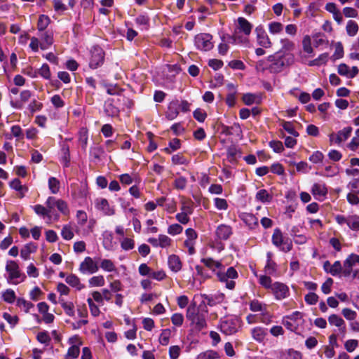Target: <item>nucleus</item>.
I'll return each mask as SVG.
<instances>
[{
	"mask_svg": "<svg viewBox=\"0 0 359 359\" xmlns=\"http://www.w3.org/2000/svg\"><path fill=\"white\" fill-rule=\"evenodd\" d=\"M120 244L121 249L125 251H129L135 248V241L128 237H124L120 241Z\"/></svg>",
	"mask_w": 359,
	"mask_h": 359,
	"instance_id": "79ce46f5",
	"label": "nucleus"
},
{
	"mask_svg": "<svg viewBox=\"0 0 359 359\" xmlns=\"http://www.w3.org/2000/svg\"><path fill=\"white\" fill-rule=\"evenodd\" d=\"M346 29L348 36H354L358 33L359 27L355 21L350 20L347 22Z\"/></svg>",
	"mask_w": 359,
	"mask_h": 359,
	"instance_id": "a18cd8bd",
	"label": "nucleus"
},
{
	"mask_svg": "<svg viewBox=\"0 0 359 359\" xmlns=\"http://www.w3.org/2000/svg\"><path fill=\"white\" fill-rule=\"evenodd\" d=\"M267 60L271 62L269 67L270 72L276 74L280 72L284 67L291 65L294 62V56L280 50L269 55Z\"/></svg>",
	"mask_w": 359,
	"mask_h": 359,
	"instance_id": "f03ea898",
	"label": "nucleus"
},
{
	"mask_svg": "<svg viewBox=\"0 0 359 359\" xmlns=\"http://www.w3.org/2000/svg\"><path fill=\"white\" fill-rule=\"evenodd\" d=\"M212 36L208 33H200L194 37V46L196 48L201 51H209L214 45L212 43Z\"/></svg>",
	"mask_w": 359,
	"mask_h": 359,
	"instance_id": "0eeeda50",
	"label": "nucleus"
},
{
	"mask_svg": "<svg viewBox=\"0 0 359 359\" xmlns=\"http://www.w3.org/2000/svg\"><path fill=\"white\" fill-rule=\"evenodd\" d=\"M135 22L142 30H148L150 26V18L147 13H142L138 15Z\"/></svg>",
	"mask_w": 359,
	"mask_h": 359,
	"instance_id": "412c9836",
	"label": "nucleus"
},
{
	"mask_svg": "<svg viewBox=\"0 0 359 359\" xmlns=\"http://www.w3.org/2000/svg\"><path fill=\"white\" fill-rule=\"evenodd\" d=\"M104 112L107 116L115 117L118 115L119 109L114 105L111 100H107L104 104Z\"/></svg>",
	"mask_w": 359,
	"mask_h": 359,
	"instance_id": "cd10ccee",
	"label": "nucleus"
},
{
	"mask_svg": "<svg viewBox=\"0 0 359 359\" xmlns=\"http://www.w3.org/2000/svg\"><path fill=\"white\" fill-rule=\"evenodd\" d=\"M329 54L324 53L320 54L317 58L309 62L308 65L310 67L320 66L327 63Z\"/></svg>",
	"mask_w": 359,
	"mask_h": 359,
	"instance_id": "4c0bfd02",
	"label": "nucleus"
},
{
	"mask_svg": "<svg viewBox=\"0 0 359 359\" xmlns=\"http://www.w3.org/2000/svg\"><path fill=\"white\" fill-rule=\"evenodd\" d=\"M65 281L70 286L76 287L79 290L83 288V286L81 285L79 278L74 274H70L67 276L66 277Z\"/></svg>",
	"mask_w": 359,
	"mask_h": 359,
	"instance_id": "ea45409f",
	"label": "nucleus"
},
{
	"mask_svg": "<svg viewBox=\"0 0 359 359\" xmlns=\"http://www.w3.org/2000/svg\"><path fill=\"white\" fill-rule=\"evenodd\" d=\"M5 269L8 273V283H12L15 285L18 284L20 282L15 280L21 277L18 264L15 261L9 260L7 262Z\"/></svg>",
	"mask_w": 359,
	"mask_h": 359,
	"instance_id": "1a4fd4ad",
	"label": "nucleus"
},
{
	"mask_svg": "<svg viewBox=\"0 0 359 359\" xmlns=\"http://www.w3.org/2000/svg\"><path fill=\"white\" fill-rule=\"evenodd\" d=\"M255 198L262 203H269L273 199V196L267 190L263 189L257 192Z\"/></svg>",
	"mask_w": 359,
	"mask_h": 359,
	"instance_id": "2f4dec72",
	"label": "nucleus"
},
{
	"mask_svg": "<svg viewBox=\"0 0 359 359\" xmlns=\"http://www.w3.org/2000/svg\"><path fill=\"white\" fill-rule=\"evenodd\" d=\"M311 192L316 200L323 201L327 194V189L323 182L314 183L311 187Z\"/></svg>",
	"mask_w": 359,
	"mask_h": 359,
	"instance_id": "f8f14e48",
	"label": "nucleus"
},
{
	"mask_svg": "<svg viewBox=\"0 0 359 359\" xmlns=\"http://www.w3.org/2000/svg\"><path fill=\"white\" fill-rule=\"evenodd\" d=\"M168 264L169 269L174 273L179 272L182 266L180 258L176 255H171L168 257Z\"/></svg>",
	"mask_w": 359,
	"mask_h": 359,
	"instance_id": "aec40b11",
	"label": "nucleus"
},
{
	"mask_svg": "<svg viewBox=\"0 0 359 359\" xmlns=\"http://www.w3.org/2000/svg\"><path fill=\"white\" fill-rule=\"evenodd\" d=\"M218 357L216 351L209 350L198 355L196 359H216Z\"/></svg>",
	"mask_w": 359,
	"mask_h": 359,
	"instance_id": "69168bd1",
	"label": "nucleus"
},
{
	"mask_svg": "<svg viewBox=\"0 0 359 359\" xmlns=\"http://www.w3.org/2000/svg\"><path fill=\"white\" fill-rule=\"evenodd\" d=\"M267 306L265 304L257 299H253L250 303V309L253 312H261L263 316H269L266 311Z\"/></svg>",
	"mask_w": 359,
	"mask_h": 359,
	"instance_id": "b1692460",
	"label": "nucleus"
},
{
	"mask_svg": "<svg viewBox=\"0 0 359 359\" xmlns=\"http://www.w3.org/2000/svg\"><path fill=\"white\" fill-rule=\"evenodd\" d=\"M239 217L250 229L258 226V219L252 213L243 212Z\"/></svg>",
	"mask_w": 359,
	"mask_h": 359,
	"instance_id": "6ab92c4d",
	"label": "nucleus"
},
{
	"mask_svg": "<svg viewBox=\"0 0 359 359\" xmlns=\"http://www.w3.org/2000/svg\"><path fill=\"white\" fill-rule=\"evenodd\" d=\"M252 25L245 18L239 17L238 18V25L235 28V32L238 34L243 33L247 37L252 32Z\"/></svg>",
	"mask_w": 359,
	"mask_h": 359,
	"instance_id": "2eb2a0df",
	"label": "nucleus"
},
{
	"mask_svg": "<svg viewBox=\"0 0 359 359\" xmlns=\"http://www.w3.org/2000/svg\"><path fill=\"white\" fill-rule=\"evenodd\" d=\"M50 23V18L44 14L40 15L37 22V29L39 32H44Z\"/></svg>",
	"mask_w": 359,
	"mask_h": 359,
	"instance_id": "c9c22d12",
	"label": "nucleus"
},
{
	"mask_svg": "<svg viewBox=\"0 0 359 359\" xmlns=\"http://www.w3.org/2000/svg\"><path fill=\"white\" fill-rule=\"evenodd\" d=\"M264 271L267 275L274 277L278 276V266L274 261L266 262L264 266Z\"/></svg>",
	"mask_w": 359,
	"mask_h": 359,
	"instance_id": "e433bc0d",
	"label": "nucleus"
},
{
	"mask_svg": "<svg viewBox=\"0 0 359 359\" xmlns=\"http://www.w3.org/2000/svg\"><path fill=\"white\" fill-rule=\"evenodd\" d=\"M187 319L189 322L190 337H202L209 334V337H219L215 331L209 330L207 324L208 310L206 306L200 310L195 304H190L187 310Z\"/></svg>",
	"mask_w": 359,
	"mask_h": 359,
	"instance_id": "f257e3e1",
	"label": "nucleus"
},
{
	"mask_svg": "<svg viewBox=\"0 0 359 359\" xmlns=\"http://www.w3.org/2000/svg\"><path fill=\"white\" fill-rule=\"evenodd\" d=\"M328 321L330 325H335L336 327L341 328L344 323V320L337 315L332 314L328 318Z\"/></svg>",
	"mask_w": 359,
	"mask_h": 359,
	"instance_id": "4d7b16f0",
	"label": "nucleus"
},
{
	"mask_svg": "<svg viewBox=\"0 0 359 359\" xmlns=\"http://www.w3.org/2000/svg\"><path fill=\"white\" fill-rule=\"evenodd\" d=\"M344 57V48L341 42H337L335 44V50L334 54L332 55V60L335 61L336 60L341 59Z\"/></svg>",
	"mask_w": 359,
	"mask_h": 359,
	"instance_id": "864d4df0",
	"label": "nucleus"
},
{
	"mask_svg": "<svg viewBox=\"0 0 359 359\" xmlns=\"http://www.w3.org/2000/svg\"><path fill=\"white\" fill-rule=\"evenodd\" d=\"M302 46L304 52L308 53L309 55L313 54V48L311 46V39L309 35H306L304 36L302 40Z\"/></svg>",
	"mask_w": 359,
	"mask_h": 359,
	"instance_id": "49530a36",
	"label": "nucleus"
},
{
	"mask_svg": "<svg viewBox=\"0 0 359 359\" xmlns=\"http://www.w3.org/2000/svg\"><path fill=\"white\" fill-rule=\"evenodd\" d=\"M48 188L52 194H57L60 190V181L56 177H49Z\"/></svg>",
	"mask_w": 359,
	"mask_h": 359,
	"instance_id": "09e8293b",
	"label": "nucleus"
},
{
	"mask_svg": "<svg viewBox=\"0 0 359 359\" xmlns=\"http://www.w3.org/2000/svg\"><path fill=\"white\" fill-rule=\"evenodd\" d=\"M259 283L265 289L271 290L273 283L270 276L266 274L259 276Z\"/></svg>",
	"mask_w": 359,
	"mask_h": 359,
	"instance_id": "37998d69",
	"label": "nucleus"
},
{
	"mask_svg": "<svg viewBox=\"0 0 359 359\" xmlns=\"http://www.w3.org/2000/svg\"><path fill=\"white\" fill-rule=\"evenodd\" d=\"M187 182L185 177L180 176L175 180L173 186L177 190H184L187 187Z\"/></svg>",
	"mask_w": 359,
	"mask_h": 359,
	"instance_id": "5fc2aeb1",
	"label": "nucleus"
},
{
	"mask_svg": "<svg viewBox=\"0 0 359 359\" xmlns=\"http://www.w3.org/2000/svg\"><path fill=\"white\" fill-rule=\"evenodd\" d=\"M172 162L175 165H188L189 161L182 154H177L172 156Z\"/></svg>",
	"mask_w": 359,
	"mask_h": 359,
	"instance_id": "13d9d810",
	"label": "nucleus"
},
{
	"mask_svg": "<svg viewBox=\"0 0 359 359\" xmlns=\"http://www.w3.org/2000/svg\"><path fill=\"white\" fill-rule=\"evenodd\" d=\"M96 208L102 210L106 215H113L114 214V210L109 206L108 201L105 198L97 199Z\"/></svg>",
	"mask_w": 359,
	"mask_h": 359,
	"instance_id": "393cba45",
	"label": "nucleus"
},
{
	"mask_svg": "<svg viewBox=\"0 0 359 359\" xmlns=\"http://www.w3.org/2000/svg\"><path fill=\"white\" fill-rule=\"evenodd\" d=\"M343 265L337 260L332 264L330 269V274L334 277L343 278Z\"/></svg>",
	"mask_w": 359,
	"mask_h": 359,
	"instance_id": "473e14b6",
	"label": "nucleus"
},
{
	"mask_svg": "<svg viewBox=\"0 0 359 359\" xmlns=\"http://www.w3.org/2000/svg\"><path fill=\"white\" fill-rule=\"evenodd\" d=\"M201 262L203 263L208 268L216 274V271L222 267V263L219 261H215L212 258H202Z\"/></svg>",
	"mask_w": 359,
	"mask_h": 359,
	"instance_id": "c756f323",
	"label": "nucleus"
},
{
	"mask_svg": "<svg viewBox=\"0 0 359 359\" xmlns=\"http://www.w3.org/2000/svg\"><path fill=\"white\" fill-rule=\"evenodd\" d=\"M269 145L275 153H281L284 150L282 142L278 140H271L269 142Z\"/></svg>",
	"mask_w": 359,
	"mask_h": 359,
	"instance_id": "774afa93",
	"label": "nucleus"
},
{
	"mask_svg": "<svg viewBox=\"0 0 359 359\" xmlns=\"http://www.w3.org/2000/svg\"><path fill=\"white\" fill-rule=\"evenodd\" d=\"M353 128L351 126L345 127L339 130L336 135L335 144H340L342 142L346 141L352 133Z\"/></svg>",
	"mask_w": 359,
	"mask_h": 359,
	"instance_id": "bb28decb",
	"label": "nucleus"
},
{
	"mask_svg": "<svg viewBox=\"0 0 359 359\" xmlns=\"http://www.w3.org/2000/svg\"><path fill=\"white\" fill-rule=\"evenodd\" d=\"M271 240L272 243L284 252H287L292 248V241L289 238H285L279 229L274 230Z\"/></svg>",
	"mask_w": 359,
	"mask_h": 359,
	"instance_id": "423d86ee",
	"label": "nucleus"
},
{
	"mask_svg": "<svg viewBox=\"0 0 359 359\" xmlns=\"http://www.w3.org/2000/svg\"><path fill=\"white\" fill-rule=\"evenodd\" d=\"M60 162L64 168H68L70 165L69 147L65 143L61 145Z\"/></svg>",
	"mask_w": 359,
	"mask_h": 359,
	"instance_id": "5701e85b",
	"label": "nucleus"
},
{
	"mask_svg": "<svg viewBox=\"0 0 359 359\" xmlns=\"http://www.w3.org/2000/svg\"><path fill=\"white\" fill-rule=\"evenodd\" d=\"M283 325L291 332H294L297 334H300L299 332V323H297L296 321L289 320L287 318L283 317Z\"/></svg>",
	"mask_w": 359,
	"mask_h": 359,
	"instance_id": "72a5a7b5",
	"label": "nucleus"
},
{
	"mask_svg": "<svg viewBox=\"0 0 359 359\" xmlns=\"http://www.w3.org/2000/svg\"><path fill=\"white\" fill-rule=\"evenodd\" d=\"M2 298L4 302L8 304H12L15 300V293L12 289H7L2 292Z\"/></svg>",
	"mask_w": 359,
	"mask_h": 359,
	"instance_id": "8fccbe9b",
	"label": "nucleus"
},
{
	"mask_svg": "<svg viewBox=\"0 0 359 359\" xmlns=\"http://www.w3.org/2000/svg\"><path fill=\"white\" fill-rule=\"evenodd\" d=\"M90 287H100L104 285V278L103 276H93L89 279Z\"/></svg>",
	"mask_w": 359,
	"mask_h": 359,
	"instance_id": "6e6d98bb",
	"label": "nucleus"
},
{
	"mask_svg": "<svg viewBox=\"0 0 359 359\" xmlns=\"http://www.w3.org/2000/svg\"><path fill=\"white\" fill-rule=\"evenodd\" d=\"M233 234L232 227L226 224H219L215 231V235L219 240L226 241Z\"/></svg>",
	"mask_w": 359,
	"mask_h": 359,
	"instance_id": "f3484780",
	"label": "nucleus"
},
{
	"mask_svg": "<svg viewBox=\"0 0 359 359\" xmlns=\"http://www.w3.org/2000/svg\"><path fill=\"white\" fill-rule=\"evenodd\" d=\"M79 270L82 273L93 274L98 271V266L91 257H86L81 263Z\"/></svg>",
	"mask_w": 359,
	"mask_h": 359,
	"instance_id": "4468645a",
	"label": "nucleus"
},
{
	"mask_svg": "<svg viewBox=\"0 0 359 359\" xmlns=\"http://www.w3.org/2000/svg\"><path fill=\"white\" fill-rule=\"evenodd\" d=\"M255 33L257 34V43L265 48H269L271 46V41L264 29L263 26L259 25L255 28Z\"/></svg>",
	"mask_w": 359,
	"mask_h": 359,
	"instance_id": "ddd939ff",
	"label": "nucleus"
},
{
	"mask_svg": "<svg viewBox=\"0 0 359 359\" xmlns=\"http://www.w3.org/2000/svg\"><path fill=\"white\" fill-rule=\"evenodd\" d=\"M89 67L96 69L101 67L104 62L105 53L102 47L95 45L90 50Z\"/></svg>",
	"mask_w": 359,
	"mask_h": 359,
	"instance_id": "39448f33",
	"label": "nucleus"
},
{
	"mask_svg": "<svg viewBox=\"0 0 359 359\" xmlns=\"http://www.w3.org/2000/svg\"><path fill=\"white\" fill-rule=\"evenodd\" d=\"M61 306L65 313L69 316H73L74 315V306L72 302H67L62 300L61 302Z\"/></svg>",
	"mask_w": 359,
	"mask_h": 359,
	"instance_id": "680f3d73",
	"label": "nucleus"
},
{
	"mask_svg": "<svg viewBox=\"0 0 359 359\" xmlns=\"http://www.w3.org/2000/svg\"><path fill=\"white\" fill-rule=\"evenodd\" d=\"M180 100L174 99L170 101L168 105V109L165 112V117L168 120L172 121L177 117L180 113Z\"/></svg>",
	"mask_w": 359,
	"mask_h": 359,
	"instance_id": "dca6fc26",
	"label": "nucleus"
},
{
	"mask_svg": "<svg viewBox=\"0 0 359 359\" xmlns=\"http://www.w3.org/2000/svg\"><path fill=\"white\" fill-rule=\"evenodd\" d=\"M42 107L43 104L41 102H38L36 100H33L27 106V109L32 114H33L36 111H41Z\"/></svg>",
	"mask_w": 359,
	"mask_h": 359,
	"instance_id": "052dcab7",
	"label": "nucleus"
},
{
	"mask_svg": "<svg viewBox=\"0 0 359 359\" xmlns=\"http://www.w3.org/2000/svg\"><path fill=\"white\" fill-rule=\"evenodd\" d=\"M32 208L36 215L43 217H50V211L48 210L47 207L45 208L42 205L38 204L32 206Z\"/></svg>",
	"mask_w": 359,
	"mask_h": 359,
	"instance_id": "603ef678",
	"label": "nucleus"
},
{
	"mask_svg": "<svg viewBox=\"0 0 359 359\" xmlns=\"http://www.w3.org/2000/svg\"><path fill=\"white\" fill-rule=\"evenodd\" d=\"M80 353V348L79 345H72L65 355V359H75L76 358Z\"/></svg>",
	"mask_w": 359,
	"mask_h": 359,
	"instance_id": "3c124183",
	"label": "nucleus"
},
{
	"mask_svg": "<svg viewBox=\"0 0 359 359\" xmlns=\"http://www.w3.org/2000/svg\"><path fill=\"white\" fill-rule=\"evenodd\" d=\"M203 301L210 306H213L223 302L224 295L222 293L217 294H203Z\"/></svg>",
	"mask_w": 359,
	"mask_h": 359,
	"instance_id": "4be33fe9",
	"label": "nucleus"
},
{
	"mask_svg": "<svg viewBox=\"0 0 359 359\" xmlns=\"http://www.w3.org/2000/svg\"><path fill=\"white\" fill-rule=\"evenodd\" d=\"M283 128L292 135L293 137H298L299 133L294 129L293 124L290 121H284L282 124Z\"/></svg>",
	"mask_w": 359,
	"mask_h": 359,
	"instance_id": "e2e57ef3",
	"label": "nucleus"
},
{
	"mask_svg": "<svg viewBox=\"0 0 359 359\" xmlns=\"http://www.w3.org/2000/svg\"><path fill=\"white\" fill-rule=\"evenodd\" d=\"M269 334V329L264 327H256L252 330V337H266Z\"/></svg>",
	"mask_w": 359,
	"mask_h": 359,
	"instance_id": "0e129e2a",
	"label": "nucleus"
},
{
	"mask_svg": "<svg viewBox=\"0 0 359 359\" xmlns=\"http://www.w3.org/2000/svg\"><path fill=\"white\" fill-rule=\"evenodd\" d=\"M100 266L103 271L107 272H114L116 270L113 262L108 259H102Z\"/></svg>",
	"mask_w": 359,
	"mask_h": 359,
	"instance_id": "a19ab883",
	"label": "nucleus"
},
{
	"mask_svg": "<svg viewBox=\"0 0 359 359\" xmlns=\"http://www.w3.org/2000/svg\"><path fill=\"white\" fill-rule=\"evenodd\" d=\"M103 238L102 245L105 250H111L113 248V233L110 231L106 230L102 233Z\"/></svg>",
	"mask_w": 359,
	"mask_h": 359,
	"instance_id": "c85d7f7f",
	"label": "nucleus"
},
{
	"mask_svg": "<svg viewBox=\"0 0 359 359\" xmlns=\"http://www.w3.org/2000/svg\"><path fill=\"white\" fill-rule=\"evenodd\" d=\"M88 134L85 128L80 130L79 133V144L82 150L86 151L88 145Z\"/></svg>",
	"mask_w": 359,
	"mask_h": 359,
	"instance_id": "58836bf2",
	"label": "nucleus"
},
{
	"mask_svg": "<svg viewBox=\"0 0 359 359\" xmlns=\"http://www.w3.org/2000/svg\"><path fill=\"white\" fill-rule=\"evenodd\" d=\"M261 100V96L253 93H245L243 96V102L248 106L254 103H259Z\"/></svg>",
	"mask_w": 359,
	"mask_h": 359,
	"instance_id": "f704fd0d",
	"label": "nucleus"
},
{
	"mask_svg": "<svg viewBox=\"0 0 359 359\" xmlns=\"http://www.w3.org/2000/svg\"><path fill=\"white\" fill-rule=\"evenodd\" d=\"M9 186L12 189H14L20 194V198H23L25 193L28 191V188L22 185L20 180L18 178H15L10 183Z\"/></svg>",
	"mask_w": 359,
	"mask_h": 359,
	"instance_id": "7c9ffc66",
	"label": "nucleus"
},
{
	"mask_svg": "<svg viewBox=\"0 0 359 359\" xmlns=\"http://www.w3.org/2000/svg\"><path fill=\"white\" fill-rule=\"evenodd\" d=\"M274 298L276 300H282L286 299L290 295V289L287 285L281 282L276 281L273 283L271 289Z\"/></svg>",
	"mask_w": 359,
	"mask_h": 359,
	"instance_id": "9d476101",
	"label": "nucleus"
},
{
	"mask_svg": "<svg viewBox=\"0 0 359 359\" xmlns=\"http://www.w3.org/2000/svg\"><path fill=\"white\" fill-rule=\"evenodd\" d=\"M37 249V245L30 242L27 243L20 251V257L24 260H27L29 259V255L31 253L35 252Z\"/></svg>",
	"mask_w": 359,
	"mask_h": 359,
	"instance_id": "a878e982",
	"label": "nucleus"
},
{
	"mask_svg": "<svg viewBox=\"0 0 359 359\" xmlns=\"http://www.w3.org/2000/svg\"><path fill=\"white\" fill-rule=\"evenodd\" d=\"M347 226L354 231L359 230V216L358 215H352L347 218L346 219Z\"/></svg>",
	"mask_w": 359,
	"mask_h": 359,
	"instance_id": "c03bdc74",
	"label": "nucleus"
},
{
	"mask_svg": "<svg viewBox=\"0 0 359 359\" xmlns=\"http://www.w3.org/2000/svg\"><path fill=\"white\" fill-rule=\"evenodd\" d=\"M238 320L233 317H225L221 319L219 330L225 335H232L238 329Z\"/></svg>",
	"mask_w": 359,
	"mask_h": 359,
	"instance_id": "6e6552de",
	"label": "nucleus"
},
{
	"mask_svg": "<svg viewBox=\"0 0 359 359\" xmlns=\"http://www.w3.org/2000/svg\"><path fill=\"white\" fill-rule=\"evenodd\" d=\"M215 275L221 283H225L226 288L231 290L235 288V280L238 278V273L233 266L226 268L222 264V267L216 271Z\"/></svg>",
	"mask_w": 359,
	"mask_h": 359,
	"instance_id": "7ed1b4c3",
	"label": "nucleus"
},
{
	"mask_svg": "<svg viewBox=\"0 0 359 359\" xmlns=\"http://www.w3.org/2000/svg\"><path fill=\"white\" fill-rule=\"evenodd\" d=\"M283 26L280 22H272L269 25V30L271 34H276L283 30Z\"/></svg>",
	"mask_w": 359,
	"mask_h": 359,
	"instance_id": "338daca9",
	"label": "nucleus"
},
{
	"mask_svg": "<svg viewBox=\"0 0 359 359\" xmlns=\"http://www.w3.org/2000/svg\"><path fill=\"white\" fill-rule=\"evenodd\" d=\"M214 205L219 210H226L229 207L226 200L221 198H214Z\"/></svg>",
	"mask_w": 359,
	"mask_h": 359,
	"instance_id": "bf43d9fd",
	"label": "nucleus"
},
{
	"mask_svg": "<svg viewBox=\"0 0 359 359\" xmlns=\"http://www.w3.org/2000/svg\"><path fill=\"white\" fill-rule=\"evenodd\" d=\"M282 359H302V355L299 352L293 349H288L281 355Z\"/></svg>",
	"mask_w": 359,
	"mask_h": 359,
	"instance_id": "de8ad7c7",
	"label": "nucleus"
},
{
	"mask_svg": "<svg viewBox=\"0 0 359 359\" xmlns=\"http://www.w3.org/2000/svg\"><path fill=\"white\" fill-rule=\"evenodd\" d=\"M221 39L223 42H225L227 45L229 43L237 45L240 44L244 46H248L249 40L247 37L239 35L236 32H233L232 35L225 34L221 36Z\"/></svg>",
	"mask_w": 359,
	"mask_h": 359,
	"instance_id": "9b49d317",
	"label": "nucleus"
},
{
	"mask_svg": "<svg viewBox=\"0 0 359 359\" xmlns=\"http://www.w3.org/2000/svg\"><path fill=\"white\" fill-rule=\"evenodd\" d=\"M104 154V149L102 146L94 144L90 147L89 154L91 162L97 163L100 162L102 156Z\"/></svg>",
	"mask_w": 359,
	"mask_h": 359,
	"instance_id": "a211bd4d",
	"label": "nucleus"
},
{
	"mask_svg": "<svg viewBox=\"0 0 359 359\" xmlns=\"http://www.w3.org/2000/svg\"><path fill=\"white\" fill-rule=\"evenodd\" d=\"M359 263V255L351 253L343 262V278H351L353 280L356 278L358 271L353 270V267Z\"/></svg>",
	"mask_w": 359,
	"mask_h": 359,
	"instance_id": "20e7f679",
	"label": "nucleus"
}]
</instances>
